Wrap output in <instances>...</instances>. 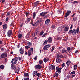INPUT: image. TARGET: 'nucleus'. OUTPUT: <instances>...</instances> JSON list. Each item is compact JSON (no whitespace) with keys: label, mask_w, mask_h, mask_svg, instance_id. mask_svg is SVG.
I'll use <instances>...</instances> for the list:
<instances>
[{"label":"nucleus","mask_w":80,"mask_h":80,"mask_svg":"<svg viewBox=\"0 0 80 80\" xmlns=\"http://www.w3.org/2000/svg\"><path fill=\"white\" fill-rule=\"evenodd\" d=\"M7 59H8V58H5V62H8Z\"/></svg>","instance_id":"obj_63"},{"label":"nucleus","mask_w":80,"mask_h":80,"mask_svg":"<svg viewBox=\"0 0 80 80\" xmlns=\"http://www.w3.org/2000/svg\"><path fill=\"white\" fill-rule=\"evenodd\" d=\"M62 9H60L59 10H58V13H62Z\"/></svg>","instance_id":"obj_37"},{"label":"nucleus","mask_w":80,"mask_h":80,"mask_svg":"<svg viewBox=\"0 0 80 80\" xmlns=\"http://www.w3.org/2000/svg\"><path fill=\"white\" fill-rule=\"evenodd\" d=\"M36 22H38V24L40 23H41V22H42V19L40 18L39 19H38Z\"/></svg>","instance_id":"obj_18"},{"label":"nucleus","mask_w":80,"mask_h":80,"mask_svg":"<svg viewBox=\"0 0 80 80\" xmlns=\"http://www.w3.org/2000/svg\"><path fill=\"white\" fill-rule=\"evenodd\" d=\"M56 61L58 63H60L62 62V60L59 59H56Z\"/></svg>","instance_id":"obj_21"},{"label":"nucleus","mask_w":80,"mask_h":80,"mask_svg":"<svg viewBox=\"0 0 80 80\" xmlns=\"http://www.w3.org/2000/svg\"><path fill=\"white\" fill-rule=\"evenodd\" d=\"M12 30H9L8 31V37H10V36L12 35Z\"/></svg>","instance_id":"obj_7"},{"label":"nucleus","mask_w":80,"mask_h":80,"mask_svg":"<svg viewBox=\"0 0 80 80\" xmlns=\"http://www.w3.org/2000/svg\"><path fill=\"white\" fill-rule=\"evenodd\" d=\"M49 16H50L49 14H47L46 16L44 17V18H48L49 17Z\"/></svg>","instance_id":"obj_42"},{"label":"nucleus","mask_w":80,"mask_h":80,"mask_svg":"<svg viewBox=\"0 0 80 80\" xmlns=\"http://www.w3.org/2000/svg\"><path fill=\"white\" fill-rule=\"evenodd\" d=\"M73 47H72L71 48H70V52H72V51H73Z\"/></svg>","instance_id":"obj_60"},{"label":"nucleus","mask_w":80,"mask_h":80,"mask_svg":"<svg viewBox=\"0 0 80 80\" xmlns=\"http://www.w3.org/2000/svg\"><path fill=\"white\" fill-rule=\"evenodd\" d=\"M44 60V62H47V59L46 58H44L43 59Z\"/></svg>","instance_id":"obj_56"},{"label":"nucleus","mask_w":80,"mask_h":80,"mask_svg":"<svg viewBox=\"0 0 80 80\" xmlns=\"http://www.w3.org/2000/svg\"><path fill=\"white\" fill-rule=\"evenodd\" d=\"M27 44L28 45V46L29 47H30V46H31V45H32V44L29 42H27Z\"/></svg>","instance_id":"obj_25"},{"label":"nucleus","mask_w":80,"mask_h":80,"mask_svg":"<svg viewBox=\"0 0 80 80\" xmlns=\"http://www.w3.org/2000/svg\"><path fill=\"white\" fill-rule=\"evenodd\" d=\"M58 72H56L55 73L56 77H58Z\"/></svg>","instance_id":"obj_59"},{"label":"nucleus","mask_w":80,"mask_h":80,"mask_svg":"<svg viewBox=\"0 0 80 80\" xmlns=\"http://www.w3.org/2000/svg\"><path fill=\"white\" fill-rule=\"evenodd\" d=\"M30 48V46H25V48L26 49H28V48Z\"/></svg>","instance_id":"obj_41"},{"label":"nucleus","mask_w":80,"mask_h":80,"mask_svg":"<svg viewBox=\"0 0 80 80\" xmlns=\"http://www.w3.org/2000/svg\"><path fill=\"white\" fill-rule=\"evenodd\" d=\"M6 32V30H5V29H4V30L2 31V32L3 33H4V34Z\"/></svg>","instance_id":"obj_62"},{"label":"nucleus","mask_w":80,"mask_h":80,"mask_svg":"<svg viewBox=\"0 0 80 80\" xmlns=\"http://www.w3.org/2000/svg\"><path fill=\"white\" fill-rule=\"evenodd\" d=\"M56 38L58 40H61V38H60V37L57 38Z\"/></svg>","instance_id":"obj_54"},{"label":"nucleus","mask_w":80,"mask_h":80,"mask_svg":"<svg viewBox=\"0 0 80 80\" xmlns=\"http://www.w3.org/2000/svg\"><path fill=\"white\" fill-rule=\"evenodd\" d=\"M67 50L68 51H70V47H67Z\"/></svg>","instance_id":"obj_47"},{"label":"nucleus","mask_w":80,"mask_h":80,"mask_svg":"<svg viewBox=\"0 0 80 80\" xmlns=\"http://www.w3.org/2000/svg\"><path fill=\"white\" fill-rule=\"evenodd\" d=\"M43 61L42 60H40L39 61V63L40 64H42V63H43Z\"/></svg>","instance_id":"obj_58"},{"label":"nucleus","mask_w":80,"mask_h":80,"mask_svg":"<svg viewBox=\"0 0 80 80\" xmlns=\"http://www.w3.org/2000/svg\"><path fill=\"white\" fill-rule=\"evenodd\" d=\"M47 35V33H44L42 36V37H43V38H44V37H45V35Z\"/></svg>","instance_id":"obj_53"},{"label":"nucleus","mask_w":80,"mask_h":80,"mask_svg":"<svg viewBox=\"0 0 80 80\" xmlns=\"http://www.w3.org/2000/svg\"><path fill=\"white\" fill-rule=\"evenodd\" d=\"M62 52L64 53H67L68 51L67 50L63 49L62 51Z\"/></svg>","instance_id":"obj_23"},{"label":"nucleus","mask_w":80,"mask_h":80,"mask_svg":"<svg viewBox=\"0 0 80 80\" xmlns=\"http://www.w3.org/2000/svg\"><path fill=\"white\" fill-rule=\"evenodd\" d=\"M5 1V0H0V2H2V3H4Z\"/></svg>","instance_id":"obj_64"},{"label":"nucleus","mask_w":80,"mask_h":80,"mask_svg":"<svg viewBox=\"0 0 80 80\" xmlns=\"http://www.w3.org/2000/svg\"><path fill=\"white\" fill-rule=\"evenodd\" d=\"M15 68V66H13V65L12 64H11V68H12V69L13 70V69H14Z\"/></svg>","instance_id":"obj_46"},{"label":"nucleus","mask_w":80,"mask_h":80,"mask_svg":"<svg viewBox=\"0 0 80 80\" xmlns=\"http://www.w3.org/2000/svg\"><path fill=\"white\" fill-rule=\"evenodd\" d=\"M79 28H80V27L78 26L76 30L75 29H73L72 31V35H76V33L78 34L79 33Z\"/></svg>","instance_id":"obj_1"},{"label":"nucleus","mask_w":80,"mask_h":80,"mask_svg":"<svg viewBox=\"0 0 80 80\" xmlns=\"http://www.w3.org/2000/svg\"><path fill=\"white\" fill-rule=\"evenodd\" d=\"M43 33H44V31L42 30L40 32L39 35L41 36L43 35Z\"/></svg>","instance_id":"obj_26"},{"label":"nucleus","mask_w":80,"mask_h":80,"mask_svg":"<svg viewBox=\"0 0 80 80\" xmlns=\"http://www.w3.org/2000/svg\"><path fill=\"white\" fill-rule=\"evenodd\" d=\"M3 68H4V66L3 65H1L0 66V68L1 69H3Z\"/></svg>","instance_id":"obj_44"},{"label":"nucleus","mask_w":80,"mask_h":80,"mask_svg":"<svg viewBox=\"0 0 80 80\" xmlns=\"http://www.w3.org/2000/svg\"><path fill=\"white\" fill-rule=\"evenodd\" d=\"M69 30V28H68V26H66V27H65L64 28V33H67V32H68Z\"/></svg>","instance_id":"obj_10"},{"label":"nucleus","mask_w":80,"mask_h":80,"mask_svg":"<svg viewBox=\"0 0 80 80\" xmlns=\"http://www.w3.org/2000/svg\"><path fill=\"white\" fill-rule=\"evenodd\" d=\"M31 37L32 38H34V37H35V33H32Z\"/></svg>","instance_id":"obj_27"},{"label":"nucleus","mask_w":80,"mask_h":80,"mask_svg":"<svg viewBox=\"0 0 80 80\" xmlns=\"http://www.w3.org/2000/svg\"><path fill=\"white\" fill-rule=\"evenodd\" d=\"M37 71H35L33 72V76H35V75H37Z\"/></svg>","instance_id":"obj_17"},{"label":"nucleus","mask_w":80,"mask_h":80,"mask_svg":"<svg viewBox=\"0 0 80 80\" xmlns=\"http://www.w3.org/2000/svg\"><path fill=\"white\" fill-rule=\"evenodd\" d=\"M9 20V17H7L6 19V22H8V20Z\"/></svg>","instance_id":"obj_49"},{"label":"nucleus","mask_w":80,"mask_h":80,"mask_svg":"<svg viewBox=\"0 0 80 80\" xmlns=\"http://www.w3.org/2000/svg\"><path fill=\"white\" fill-rule=\"evenodd\" d=\"M24 80H29V78L28 77H27L26 78H24Z\"/></svg>","instance_id":"obj_51"},{"label":"nucleus","mask_w":80,"mask_h":80,"mask_svg":"<svg viewBox=\"0 0 80 80\" xmlns=\"http://www.w3.org/2000/svg\"><path fill=\"white\" fill-rule=\"evenodd\" d=\"M22 35L21 34H19L18 35V37L19 38H20V39L22 38Z\"/></svg>","instance_id":"obj_36"},{"label":"nucleus","mask_w":80,"mask_h":80,"mask_svg":"<svg viewBox=\"0 0 80 80\" xmlns=\"http://www.w3.org/2000/svg\"><path fill=\"white\" fill-rule=\"evenodd\" d=\"M54 49L55 48L54 47H52L51 49V52H53V50H54Z\"/></svg>","instance_id":"obj_45"},{"label":"nucleus","mask_w":80,"mask_h":80,"mask_svg":"<svg viewBox=\"0 0 80 80\" xmlns=\"http://www.w3.org/2000/svg\"><path fill=\"white\" fill-rule=\"evenodd\" d=\"M50 47V44H48V45H45L44 46L43 48L44 50H48V48Z\"/></svg>","instance_id":"obj_5"},{"label":"nucleus","mask_w":80,"mask_h":80,"mask_svg":"<svg viewBox=\"0 0 80 80\" xmlns=\"http://www.w3.org/2000/svg\"><path fill=\"white\" fill-rule=\"evenodd\" d=\"M45 12H42L41 13H40V16H42V17H44V16H45Z\"/></svg>","instance_id":"obj_19"},{"label":"nucleus","mask_w":80,"mask_h":80,"mask_svg":"<svg viewBox=\"0 0 80 80\" xmlns=\"http://www.w3.org/2000/svg\"><path fill=\"white\" fill-rule=\"evenodd\" d=\"M18 60V57H16L14 58V59H13L11 61V63L12 64L15 65L17 63V62Z\"/></svg>","instance_id":"obj_2"},{"label":"nucleus","mask_w":80,"mask_h":80,"mask_svg":"<svg viewBox=\"0 0 80 80\" xmlns=\"http://www.w3.org/2000/svg\"><path fill=\"white\" fill-rule=\"evenodd\" d=\"M30 20H31V18H28L27 20L25 21L28 23L30 22Z\"/></svg>","instance_id":"obj_20"},{"label":"nucleus","mask_w":80,"mask_h":80,"mask_svg":"<svg viewBox=\"0 0 80 80\" xmlns=\"http://www.w3.org/2000/svg\"><path fill=\"white\" fill-rule=\"evenodd\" d=\"M51 67H52L51 70H54L55 68V65H51Z\"/></svg>","instance_id":"obj_24"},{"label":"nucleus","mask_w":80,"mask_h":80,"mask_svg":"<svg viewBox=\"0 0 80 80\" xmlns=\"http://www.w3.org/2000/svg\"><path fill=\"white\" fill-rule=\"evenodd\" d=\"M72 13L71 11H67V13H68V14H69L70 15V13Z\"/></svg>","instance_id":"obj_43"},{"label":"nucleus","mask_w":80,"mask_h":80,"mask_svg":"<svg viewBox=\"0 0 80 80\" xmlns=\"http://www.w3.org/2000/svg\"><path fill=\"white\" fill-rule=\"evenodd\" d=\"M50 19H46L45 21V24L46 25H48L50 24Z\"/></svg>","instance_id":"obj_6"},{"label":"nucleus","mask_w":80,"mask_h":80,"mask_svg":"<svg viewBox=\"0 0 80 80\" xmlns=\"http://www.w3.org/2000/svg\"><path fill=\"white\" fill-rule=\"evenodd\" d=\"M9 52V50L6 51L4 53L2 54L0 57L1 58H5V57H7V53Z\"/></svg>","instance_id":"obj_3"},{"label":"nucleus","mask_w":80,"mask_h":80,"mask_svg":"<svg viewBox=\"0 0 80 80\" xmlns=\"http://www.w3.org/2000/svg\"><path fill=\"white\" fill-rule=\"evenodd\" d=\"M47 42H47V39L46 40L44 41V42L43 43L44 45H47Z\"/></svg>","instance_id":"obj_28"},{"label":"nucleus","mask_w":80,"mask_h":80,"mask_svg":"<svg viewBox=\"0 0 80 80\" xmlns=\"http://www.w3.org/2000/svg\"><path fill=\"white\" fill-rule=\"evenodd\" d=\"M72 34V29H70L68 32V34Z\"/></svg>","instance_id":"obj_34"},{"label":"nucleus","mask_w":80,"mask_h":80,"mask_svg":"<svg viewBox=\"0 0 80 80\" xmlns=\"http://www.w3.org/2000/svg\"><path fill=\"white\" fill-rule=\"evenodd\" d=\"M47 41L48 43H51L52 42V38H49Z\"/></svg>","instance_id":"obj_11"},{"label":"nucleus","mask_w":80,"mask_h":80,"mask_svg":"<svg viewBox=\"0 0 80 80\" xmlns=\"http://www.w3.org/2000/svg\"><path fill=\"white\" fill-rule=\"evenodd\" d=\"M19 52L21 54H23L24 52V50L23 49V48H21L19 50Z\"/></svg>","instance_id":"obj_13"},{"label":"nucleus","mask_w":80,"mask_h":80,"mask_svg":"<svg viewBox=\"0 0 80 80\" xmlns=\"http://www.w3.org/2000/svg\"><path fill=\"white\" fill-rule=\"evenodd\" d=\"M36 75L37 76H38V77H40V73L38 72Z\"/></svg>","instance_id":"obj_52"},{"label":"nucleus","mask_w":80,"mask_h":80,"mask_svg":"<svg viewBox=\"0 0 80 80\" xmlns=\"http://www.w3.org/2000/svg\"><path fill=\"white\" fill-rule=\"evenodd\" d=\"M75 71L72 72L70 73L71 75L73 74H75Z\"/></svg>","instance_id":"obj_48"},{"label":"nucleus","mask_w":80,"mask_h":80,"mask_svg":"<svg viewBox=\"0 0 80 80\" xmlns=\"http://www.w3.org/2000/svg\"><path fill=\"white\" fill-rule=\"evenodd\" d=\"M36 13H37V12H34V13H33V19H35V17H36Z\"/></svg>","instance_id":"obj_16"},{"label":"nucleus","mask_w":80,"mask_h":80,"mask_svg":"<svg viewBox=\"0 0 80 80\" xmlns=\"http://www.w3.org/2000/svg\"><path fill=\"white\" fill-rule=\"evenodd\" d=\"M51 28H52V29H55V25H52V26H51Z\"/></svg>","instance_id":"obj_40"},{"label":"nucleus","mask_w":80,"mask_h":80,"mask_svg":"<svg viewBox=\"0 0 80 80\" xmlns=\"http://www.w3.org/2000/svg\"><path fill=\"white\" fill-rule=\"evenodd\" d=\"M73 27V24H71V27H70V30H72V28Z\"/></svg>","instance_id":"obj_61"},{"label":"nucleus","mask_w":80,"mask_h":80,"mask_svg":"<svg viewBox=\"0 0 80 80\" xmlns=\"http://www.w3.org/2000/svg\"><path fill=\"white\" fill-rule=\"evenodd\" d=\"M69 77H70V75H68L67 76V77H66V80H68V79L69 78Z\"/></svg>","instance_id":"obj_39"},{"label":"nucleus","mask_w":80,"mask_h":80,"mask_svg":"<svg viewBox=\"0 0 80 80\" xmlns=\"http://www.w3.org/2000/svg\"><path fill=\"white\" fill-rule=\"evenodd\" d=\"M78 68V66L77 65H75L74 66V70H77Z\"/></svg>","instance_id":"obj_29"},{"label":"nucleus","mask_w":80,"mask_h":80,"mask_svg":"<svg viewBox=\"0 0 80 80\" xmlns=\"http://www.w3.org/2000/svg\"><path fill=\"white\" fill-rule=\"evenodd\" d=\"M38 23L37 21L35 22L34 24V26L36 27V26H37V25H38Z\"/></svg>","instance_id":"obj_33"},{"label":"nucleus","mask_w":80,"mask_h":80,"mask_svg":"<svg viewBox=\"0 0 80 80\" xmlns=\"http://www.w3.org/2000/svg\"><path fill=\"white\" fill-rule=\"evenodd\" d=\"M33 52V48H30L29 50L28 51V56H30L32 53Z\"/></svg>","instance_id":"obj_4"},{"label":"nucleus","mask_w":80,"mask_h":80,"mask_svg":"<svg viewBox=\"0 0 80 80\" xmlns=\"http://www.w3.org/2000/svg\"><path fill=\"white\" fill-rule=\"evenodd\" d=\"M2 26H3V28L4 30H6V29L8 28V25L7 24L3 25Z\"/></svg>","instance_id":"obj_12"},{"label":"nucleus","mask_w":80,"mask_h":80,"mask_svg":"<svg viewBox=\"0 0 80 80\" xmlns=\"http://www.w3.org/2000/svg\"><path fill=\"white\" fill-rule=\"evenodd\" d=\"M63 67H66L65 66V63H64L62 64L61 68H63Z\"/></svg>","instance_id":"obj_38"},{"label":"nucleus","mask_w":80,"mask_h":80,"mask_svg":"<svg viewBox=\"0 0 80 80\" xmlns=\"http://www.w3.org/2000/svg\"><path fill=\"white\" fill-rule=\"evenodd\" d=\"M1 51L2 52H4V51H5V49H4V48H1Z\"/></svg>","instance_id":"obj_55"},{"label":"nucleus","mask_w":80,"mask_h":80,"mask_svg":"<svg viewBox=\"0 0 80 80\" xmlns=\"http://www.w3.org/2000/svg\"><path fill=\"white\" fill-rule=\"evenodd\" d=\"M72 3L75 5V4H77L78 3V1H74L73 2H72Z\"/></svg>","instance_id":"obj_30"},{"label":"nucleus","mask_w":80,"mask_h":80,"mask_svg":"<svg viewBox=\"0 0 80 80\" xmlns=\"http://www.w3.org/2000/svg\"><path fill=\"white\" fill-rule=\"evenodd\" d=\"M11 26H13V27L14 26V23L13 22H12L11 24H10Z\"/></svg>","instance_id":"obj_50"},{"label":"nucleus","mask_w":80,"mask_h":80,"mask_svg":"<svg viewBox=\"0 0 80 80\" xmlns=\"http://www.w3.org/2000/svg\"><path fill=\"white\" fill-rule=\"evenodd\" d=\"M39 3H40V1H38L35 2V3L33 4V6H34V7H36L38 5Z\"/></svg>","instance_id":"obj_8"},{"label":"nucleus","mask_w":80,"mask_h":80,"mask_svg":"<svg viewBox=\"0 0 80 80\" xmlns=\"http://www.w3.org/2000/svg\"><path fill=\"white\" fill-rule=\"evenodd\" d=\"M15 71L16 73H18V72H19V71H20V68L18 67L15 68Z\"/></svg>","instance_id":"obj_14"},{"label":"nucleus","mask_w":80,"mask_h":80,"mask_svg":"<svg viewBox=\"0 0 80 80\" xmlns=\"http://www.w3.org/2000/svg\"><path fill=\"white\" fill-rule=\"evenodd\" d=\"M70 15L69 14H68L67 13H66L65 16H64V18H65L66 20H68V16H69Z\"/></svg>","instance_id":"obj_15"},{"label":"nucleus","mask_w":80,"mask_h":80,"mask_svg":"<svg viewBox=\"0 0 80 80\" xmlns=\"http://www.w3.org/2000/svg\"><path fill=\"white\" fill-rule=\"evenodd\" d=\"M77 18L75 16L73 18V21L74 22H75V21H76L77 20Z\"/></svg>","instance_id":"obj_35"},{"label":"nucleus","mask_w":80,"mask_h":80,"mask_svg":"<svg viewBox=\"0 0 80 80\" xmlns=\"http://www.w3.org/2000/svg\"><path fill=\"white\" fill-rule=\"evenodd\" d=\"M70 61L68 60L67 62H66V64L67 65V67H69L70 64Z\"/></svg>","instance_id":"obj_22"},{"label":"nucleus","mask_w":80,"mask_h":80,"mask_svg":"<svg viewBox=\"0 0 80 80\" xmlns=\"http://www.w3.org/2000/svg\"><path fill=\"white\" fill-rule=\"evenodd\" d=\"M35 68H36V69H38L39 70H40V69H41L42 68V66L40 65V64L36 65L35 66Z\"/></svg>","instance_id":"obj_9"},{"label":"nucleus","mask_w":80,"mask_h":80,"mask_svg":"<svg viewBox=\"0 0 80 80\" xmlns=\"http://www.w3.org/2000/svg\"><path fill=\"white\" fill-rule=\"evenodd\" d=\"M10 12L9 11L7 13L6 16V17H7V16H10Z\"/></svg>","instance_id":"obj_31"},{"label":"nucleus","mask_w":80,"mask_h":80,"mask_svg":"<svg viewBox=\"0 0 80 80\" xmlns=\"http://www.w3.org/2000/svg\"><path fill=\"white\" fill-rule=\"evenodd\" d=\"M29 74L28 73H24V77H28Z\"/></svg>","instance_id":"obj_32"},{"label":"nucleus","mask_w":80,"mask_h":80,"mask_svg":"<svg viewBox=\"0 0 80 80\" xmlns=\"http://www.w3.org/2000/svg\"><path fill=\"white\" fill-rule=\"evenodd\" d=\"M26 37L27 38H29V33H28V34L26 35Z\"/></svg>","instance_id":"obj_57"}]
</instances>
